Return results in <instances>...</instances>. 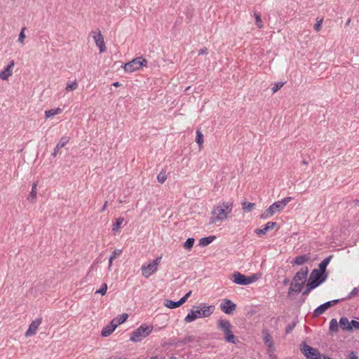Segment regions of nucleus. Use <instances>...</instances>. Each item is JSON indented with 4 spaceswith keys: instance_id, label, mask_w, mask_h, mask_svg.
I'll return each mask as SVG.
<instances>
[{
    "instance_id": "obj_1",
    "label": "nucleus",
    "mask_w": 359,
    "mask_h": 359,
    "mask_svg": "<svg viewBox=\"0 0 359 359\" xmlns=\"http://www.w3.org/2000/svg\"><path fill=\"white\" fill-rule=\"evenodd\" d=\"M231 210V206L229 203H218L211 212L210 222L212 224H219L225 220Z\"/></svg>"
},
{
    "instance_id": "obj_2",
    "label": "nucleus",
    "mask_w": 359,
    "mask_h": 359,
    "mask_svg": "<svg viewBox=\"0 0 359 359\" xmlns=\"http://www.w3.org/2000/svg\"><path fill=\"white\" fill-rule=\"evenodd\" d=\"M215 306L212 305H203L201 307H194L184 318V321L190 323L198 318H208L215 311Z\"/></svg>"
},
{
    "instance_id": "obj_3",
    "label": "nucleus",
    "mask_w": 359,
    "mask_h": 359,
    "mask_svg": "<svg viewBox=\"0 0 359 359\" xmlns=\"http://www.w3.org/2000/svg\"><path fill=\"white\" fill-rule=\"evenodd\" d=\"M260 276L257 273L250 274L248 276L242 274L239 272H234L231 276V280L236 284L248 285L257 281Z\"/></svg>"
},
{
    "instance_id": "obj_4",
    "label": "nucleus",
    "mask_w": 359,
    "mask_h": 359,
    "mask_svg": "<svg viewBox=\"0 0 359 359\" xmlns=\"http://www.w3.org/2000/svg\"><path fill=\"white\" fill-rule=\"evenodd\" d=\"M217 327L222 332L225 339L228 342L233 344L238 342V338L233 334L232 331V325L228 320H219L217 322Z\"/></svg>"
},
{
    "instance_id": "obj_5",
    "label": "nucleus",
    "mask_w": 359,
    "mask_h": 359,
    "mask_svg": "<svg viewBox=\"0 0 359 359\" xmlns=\"http://www.w3.org/2000/svg\"><path fill=\"white\" fill-rule=\"evenodd\" d=\"M307 274V269H302L296 274V276L294 277L292 280V282L289 290L290 294L292 292H297L302 290V288L306 282Z\"/></svg>"
},
{
    "instance_id": "obj_6",
    "label": "nucleus",
    "mask_w": 359,
    "mask_h": 359,
    "mask_svg": "<svg viewBox=\"0 0 359 359\" xmlns=\"http://www.w3.org/2000/svg\"><path fill=\"white\" fill-rule=\"evenodd\" d=\"M325 266H321L319 269L313 271L306 284V290L304 293L308 292L311 289L318 286L323 280V273Z\"/></svg>"
},
{
    "instance_id": "obj_7",
    "label": "nucleus",
    "mask_w": 359,
    "mask_h": 359,
    "mask_svg": "<svg viewBox=\"0 0 359 359\" xmlns=\"http://www.w3.org/2000/svg\"><path fill=\"white\" fill-rule=\"evenodd\" d=\"M153 330V326L149 324H142L137 328L130 336V340L138 342L149 336Z\"/></svg>"
},
{
    "instance_id": "obj_8",
    "label": "nucleus",
    "mask_w": 359,
    "mask_h": 359,
    "mask_svg": "<svg viewBox=\"0 0 359 359\" xmlns=\"http://www.w3.org/2000/svg\"><path fill=\"white\" fill-rule=\"evenodd\" d=\"M90 37L92 39L95 46L97 48L100 53H103L107 50V46L104 37L99 29L91 30L89 34Z\"/></svg>"
},
{
    "instance_id": "obj_9",
    "label": "nucleus",
    "mask_w": 359,
    "mask_h": 359,
    "mask_svg": "<svg viewBox=\"0 0 359 359\" xmlns=\"http://www.w3.org/2000/svg\"><path fill=\"white\" fill-rule=\"evenodd\" d=\"M290 201V198H284L272 204L262 215V218H269L272 217L275 213L281 211Z\"/></svg>"
},
{
    "instance_id": "obj_10",
    "label": "nucleus",
    "mask_w": 359,
    "mask_h": 359,
    "mask_svg": "<svg viewBox=\"0 0 359 359\" xmlns=\"http://www.w3.org/2000/svg\"><path fill=\"white\" fill-rule=\"evenodd\" d=\"M147 60L142 57H137L133 60L126 63L123 66L124 71L126 72H133L137 71L143 67H146Z\"/></svg>"
},
{
    "instance_id": "obj_11",
    "label": "nucleus",
    "mask_w": 359,
    "mask_h": 359,
    "mask_svg": "<svg viewBox=\"0 0 359 359\" xmlns=\"http://www.w3.org/2000/svg\"><path fill=\"white\" fill-rule=\"evenodd\" d=\"M158 264L159 262L158 259H154L144 264L140 269L141 276L143 278H149L157 272Z\"/></svg>"
},
{
    "instance_id": "obj_12",
    "label": "nucleus",
    "mask_w": 359,
    "mask_h": 359,
    "mask_svg": "<svg viewBox=\"0 0 359 359\" xmlns=\"http://www.w3.org/2000/svg\"><path fill=\"white\" fill-rule=\"evenodd\" d=\"M219 309L225 314L232 316L236 313L237 305L232 300L224 298L220 302Z\"/></svg>"
},
{
    "instance_id": "obj_13",
    "label": "nucleus",
    "mask_w": 359,
    "mask_h": 359,
    "mask_svg": "<svg viewBox=\"0 0 359 359\" xmlns=\"http://www.w3.org/2000/svg\"><path fill=\"white\" fill-rule=\"evenodd\" d=\"M301 351L307 359H321L322 355L318 350L303 344L301 346Z\"/></svg>"
},
{
    "instance_id": "obj_14",
    "label": "nucleus",
    "mask_w": 359,
    "mask_h": 359,
    "mask_svg": "<svg viewBox=\"0 0 359 359\" xmlns=\"http://www.w3.org/2000/svg\"><path fill=\"white\" fill-rule=\"evenodd\" d=\"M15 62L14 60L9 61L0 72V79L4 81H9L13 76Z\"/></svg>"
},
{
    "instance_id": "obj_15",
    "label": "nucleus",
    "mask_w": 359,
    "mask_h": 359,
    "mask_svg": "<svg viewBox=\"0 0 359 359\" xmlns=\"http://www.w3.org/2000/svg\"><path fill=\"white\" fill-rule=\"evenodd\" d=\"M191 295V292H187L183 296L178 302H174L170 299H165L163 302V305L168 309H174L183 305L189 299Z\"/></svg>"
},
{
    "instance_id": "obj_16",
    "label": "nucleus",
    "mask_w": 359,
    "mask_h": 359,
    "mask_svg": "<svg viewBox=\"0 0 359 359\" xmlns=\"http://www.w3.org/2000/svg\"><path fill=\"white\" fill-rule=\"evenodd\" d=\"M339 325L344 330H359V321L358 320L343 318L340 320Z\"/></svg>"
},
{
    "instance_id": "obj_17",
    "label": "nucleus",
    "mask_w": 359,
    "mask_h": 359,
    "mask_svg": "<svg viewBox=\"0 0 359 359\" xmlns=\"http://www.w3.org/2000/svg\"><path fill=\"white\" fill-rule=\"evenodd\" d=\"M276 227V224L275 222H268L264 226L257 229L255 233L259 236H262L273 230Z\"/></svg>"
},
{
    "instance_id": "obj_18",
    "label": "nucleus",
    "mask_w": 359,
    "mask_h": 359,
    "mask_svg": "<svg viewBox=\"0 0 359 359\" xmlns=\"http://www.w3.org/2000/svg\"><path fill=\"white\" fill-rule=\"evenodd\" d=\"M116 328L117 327L116 325L112 321H111L109 324L102 328L101 334L104 337H107L110 336L116 330Z\"/></svg>"
},
{
    "instance_id": "obj_19",
    "label": "nucleus",
    "mask_w": 359,
    "mask_h": 359,
    "mask_svg": "<svg viewBox=\"0 0 359 359\" xmlns=\"http://www.w3.org/2000/svg\"><path fill=\"white\" fill-rule=\"evenodd\" d=\"M41 323V321L40 319H36L33 320L26 332V336L29 337L34 334L40 326Z\"/></svg>"
},
{
    "instance_id": "obj_20",
    "label": "nucleus",
    "mask_w": 359,
    "mask_h": 359,
    "mask_svg": "<svg viewBox=\"0 0 359 359\" xmlns=\"http://www.w3.org/2000/svg\"><path fill=\"white\" fill-rule=\"evenodd\" d=\"M128 318V314L122 313L116 316L111 321L116 325V327L124 323Z\"/></svg>"
},
{
    "instance_id": "obj_21",
    "label": "nucleus",
    "mask_w": 359,
    "mask_h": 359,
    "mask_svg": "<svg viewBox=\"0 0 359 359\" xmlns=\"http://www.w3.org/2000/svg\"><path fill=\"white\" fill-rule=\"evenodd\" d=\"M337 302L336 301H332V302H327L323 305H321L320 306H319L316 310V313L317 314H321L323 313L325 311H326L328 308H330V306H332V305L335 304Z\"/></svg>"
},
{
    "instance_id": "obj_22",
    "label": "nucleus",
    "mask_w": 359,
    "mask_h": 359,
    "mask_svg": "<svg viewBox=\"0 0 359 359\" xmlns=\"http://www.w3.org/2000/svg\"><path fill=\"white\" fill-rule=\"evenodd\" d=\"M215 238H216V237L215 236H210L202 238L199 241V244L203 247L207 246V245H210V243H212L215 240Z\"/></svg>"
},
{
    "instance_id": "obj_23",
    "label": "nucleus",
    "mask_w": 359,
    "mask_h": 359,
    "mask_svg": "<svg viewBox=\"0 0 359 359\" xmlns=\"http://www.w3.org/2000/svg\"><path fill=\"white\" fill-rule=\"evenodd\" d=\"M256 207V204L255 203L251 202H243L242 204L243 210L245 212H250L252 211Z\"/></svg>"
},
{
    "instance_id": "obj_24",
    "label": "nucleus",
    "mask_w": 359,
    "mask_h": 359,
    "mask_svg": "<svg viewBox=\"0 0 359 359\" xmlns=\"http://www.w3.org/2000/svg\"><path fill=\"white\" fill-rule=\"evenodd\" d=\"M61 113V109L59 108L52 109L48 111H46L45 113L46 118H50L54 116L58 115Z\"/></svg>"
},
{
    "instance_id": "obj_25",
    "label": "nucleus",
    "mask_w": 359,
    "mask_h": 359,
    "mask_svg": "<svg viewBox=\"0 0 359 359\" xmlns=\"http://www.w3.org/2000/svg\"><path fill=\"white\" fill-rule=\"evenodd\" d=\"M194 243L195 240L192 238H189L187 239L186 241L184 243L183 248L186 250H190L193 248Z\"/></svg>"
},
{
    "instance_id": "obj_26",
    "label": "nucleus",
    "mask_w": 359,
    "mask_h": 359,
    "mask_svg": "<svg viewBox=\"0 0 359 359\" xmlns=\"http://www.w3.org/2000/svg\"><path fill=\"white\" fill-rule=\"evenodd\" d=\"M283 86H284L283 82H280V81L276 82L273 84V86L271 88V90L273 93H275L278 92L279 90H280Z\"/></svg>"
},
{
    "instance_id": "obj_27",
    "label": "nucleus",
    "mask_w": 359,
    "mask_h": 359,
    "mask_svg": "<svg viewBox=\"0 0 359 359\" xmlns=\"http://www.w3.org/2000/svg\"><path fill=\"white\" fill-rule=\"evenodd\" d=\"M309 260V257L306 255H302L294 259V262L297 264H303Z\"/></svg>"
},
{
    "instance_id": "obj_28",
    "label": "nucleus",
    "mask_w": 359,
    "mask_h": 359,
    "mask_svg": "<svg viewBox=\"0 0 359 359\" xmlns=\"http://www.w3.org/2000/svg\"><path fill=\"white\" fill-rule=\"evenodd\" d=\"M122 222H123V219H121V218H118V219H116L115 222L113 224L112 230L117 231L119 229Z\"/></svg>"
},
{
    "instance_id": "obj_29",
    "label": "nucleus",
    "mask_w": 359,
    "mask_h": 359,
    "mask_svg": "<svg viewBox=\"0 0 359 359\" xmlns=\"http://www.w3.org/2000/svg\"><path fill=\"white\" fill-rule=\"evenodd\" d=\"M337 328H338V323L336 320L333 319L330 321V330L333 331V332H336L337 331Z\"/></svg>"
},
{
    "instance_id": "obj_30",
    "label": "nucleus",
    "mask_w": 359,
    "mask_h": 359,
    "mask_svg": "<svg viewBox=\"0 0 359 359\" xmlns=\"http://www.w3.org/2000/svg\"><path fill=\"white\" fill-rule=\"evenodd\" d=\"M157 179L160 183H163L166 180V175L164 172H161L158 175Z\"/></svg>"
},
{
    "instance_id": "obj_31",
    "label": "nucleus",
    "mask_w": 359,
    "mask_h": 359,
    "mask_svg": "<svg viewBox=\"0 0 359 359\" xmlns=\"http://www.w3.org/2000/svg\"><path fill=\"white\" fill-rule=\"evenodd\" d=\"M121 254V251L120 250H115L112 252L111 257H110V259H109V262H111V261L115 259L116 257L119 256Z\"/></svg>"
},
{
    "instance_id": "obj_32",
    "label": "nucleus",
    "mask_w": 359,
    "mask_h": 359,
    "mask_svg": "<svg viewBox=\"0 0 359 359\" xmlns=\"http://www.w3.org/2000/svg\"><path fill=\"white\" fill-rule=\"evenodd\" d=\"M107 285H102L98 290H97V293H100L102 295L105 294L107 292Z\"/></svg>"
},
{
    "instance_id": "obj_33",
    "label": "nucleus",
    "mask_w": 359,
    "mask_h": 359,
    "mask_svg": "<svg viewBox=\"0 0 359 359\" xmlns=\"http://www.w3.org/2000/svg\"><path fill=\"white\" fill-rule=\"evenodd\" d=\"M36 191H37V184H36V183H34V184L32 185V191H31V194H32V196H33L34 197H35V196L36 195Z\"/></svg>"
},
{
    "instance_id": "obj_34",
    "label": "nucleus",
    "mask_w": 359,
    "mask_h": 359,
    "mask_svg": "<svg viewBox=\"0 0 359 359\" xmlns=\"http://www.w3.org/2000/svg\"><path fill=\"white\" fill-rule=\"evenodd\" d=\"M349 359H358V355L355 352H351L348 355Z\"/></svg>"
},
{
    "instance_id": "obj_35",
    "label": "nucleus",
    "mask_w": 359,
    "mask_h": 359,
    "mask_svg": "<svg viewBox=\"0 0 359 359\" xmlns=\"http://www.w3.org/2000/svg\"><path fill=\"white\" fill-rule=\"evenodd\" d=\"M203 142V135L201 133H198V137L196 138V142L199 144H201Z\"/></svg>"
},
{
    "instance_id": "obj_36",
    "label": "nucleus",
    "mask_w": 359,
    "mask_h": 359,
    "mask_svg": "<svg viewBox=\"0 0 359 359\" xmlns=\"http://www.w3.org/2000/svg\"><path fill=\"white\" fill-rule=\"evenodd\" d=\"M76 88V85L75 84H72V85H69L67 86V89L68 90H73Z\"/></svg>"
},
{
    "instance_id": "obj_37",
    "label": "nucleus",
    "mask_w": 359,
    "mask_h": 359,
    "mask_svg": "<svg viewBox=\"0 0 359 359\" xmlns=\"http://www.w3.org/2000/svg\"><path fill=\"white\" fill-rule=\"evenodd\" d=\"M255 18H256V21L257 23H259V24L261 23L262 20L259 15H256Z\"/></svg>"
},
{
    "instance_id": "obj_38",
    "label": "nucleus",
    "mask_w": 359,
    "mask_h": 359,
    "mask_svg": "<svg viewBox=\"0 0 359 359\" xmlns=\"http://www.w3.org/2000/svg\"><path fill=\"white\" fill-rule=\"evenodd\" d=\"M358 291V288H354V289L352 290V292H351V294L352 295H355V294H357Z\"/></svg>"
},
{
    "instance_id": "obj_39",
    "label": "nucleus",
    "mask_w": 359,
    "mask_h": 359,
    "mask_svg": "<svg viewBox=\"0 0 359 359\" xmlns=\"http://www.w3.org/2000/svg\"><path fill=\"white\" fill-rule=\"evenodd\" d=\"M24 38H25V34L23 33H21L20 35V38H19L20 41L22 42Z\"/></svg>"
},
{
    "instance_id": "obj_40",
    "label": "nucleus",
    "mask_w": 359,
    "mask_h": 359,
    "mask_svg": "<svg viewBox=\"0 0 359 359\" xmlns=\"http://www.w3.org/2000/svg\"><path fill=\"white\" fill-rule=\"evenodd\" d=\"M324 359H331V358H329V357H326V356H325V357H324Z\"/></svg>"
},
{
    "instance_id": "obj_41",
    "label": "nucleus",
    "mask_w": 359,
    "mask_h": 359,
    "mask_svg": "<svg viewBox=\"0 0 359 359\" xmlns=\"http://www.w3.org/2000/svg\"><path fill=\"white\" fill-rule=\"evenodd\" d=\"M151 359H156V358H151Z\"/></svg>"
}]
</instances>
